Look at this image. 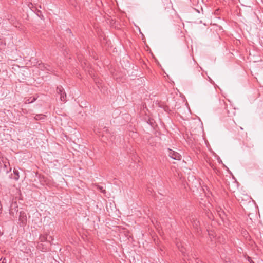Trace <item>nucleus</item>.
<instances>
[{"instance_id": "nucleus-13", "label": "nucleus", "mask_w": 263, "mask_h": 263, "mask_svg": "<svg viewBox=\"0 0 263 263\" xmlns=\"http://www.w3.org/2000/svg\"><path fill=\"white\" fill-rule=\"evenodd\" d=\"M109 139L110 141H112L114 139V138H113V136H111L109 138Z\"/></svg>"}, {"instance_id": "nucleus-6", "label": "nucleus", "mask_w": 263, "mask_h": 263, "mask_svg": "<svg viewBox=\"0 0 263 263\" xmlns=\"http://www.w3.org/2000/svg\"><path fill=\"white\" fill-rule=\"evenodd\" d=\"M45 118V116L43 115L42 114L36 115L34 117V119L36 120H42V119H44Z\"/></svg>"}, {"instance_id": "nucleus-9", "label": "nucleus", "mask_w": 263, "mask_h": 263, "mask_svg": "<svg viewBox=\"0 0 263 263\" xmlns=\"http://www.w3.org/2000/svg\"><path fill=\"white\" fill-rule=\"evenodd\" d=\"M13 172L15 175L14 179L15 180H17L19 179V172L16 170H14Z\"/></svg>"}, {"instance_id": "nucleus-15", "label": "nucleus", "mask_w": 263, "mask_h": 263, "mask_svg": "<svg viewBox=\"0 0 263 263\" xmlns=\"http://www.w3.org/2000/svg\"><path fill=\"white\" fill-rule=\"evenodd\" d=\"M99 189H100L101 191H102V190H103V187H99Z\"/></svg>"}, {"instance_id": "nucleus-11", "label": "nucleus", "mask_w": 263, "mask_h": 263, "mask_svg": "<svg viewBox=\"0 0 263 263\" xmlns=\"http://www.w3.org/2000/svg\"><path fill=\"white\" fill-rule=\"evenodd\" d=\"M0 263H6V259L5 258H1L0 259Z\"/></svg>"}, {"instance_id": "nucleus-14", "label": "nucleus", "mask_w": 263, "mask_h": 263, "mask_svg": "<svg viewBox=\"0 0 263 263\" xmlns=\"http://www.w3.org/2000/svg\"><path fill=\"white\" fill-rule=\"evenodd\" d=\"M180 251L181 252H182V253H184V251H183V248H182L181 249H180Z\"/></svg>"}, {"instance_id": "nucleus-8", "label": "nucleus", "mask_w": 263, "mask_h": 263, "mask_svg": "<svg viewBox=\"0 0 263 263\" xmlns=\"http://www.w3.org/2000/svg\"><path fill=\"white\" fill-rule=\"evenodd\" d=\"M40 239L41 242L46 241V240H47L46 233L45 235L40 236Z\"/></svg>"}, {"instance_id": "nucleus-3", "label": "nucleus", "mask_w": 263, "mask_h": 263, "mask_svg": "<svg viewBox=\"0 0 263 263\" xmlns=\"http://www.w3.org/2000/svg\"><path fill=\"white\" fill-rule=\"evenodd\" d=\"M168 155L172 159L176 160H180L181 158V156L177 152L174 151L170 148L167 149Z\"/></svg>"}, {"instance_id": "nucleus-10", "label": "nucleus", "mask_w": 263, "mask_h": 263, "mask_svg": "<svg viewBox=\"0 0 263 263\" xmlns=\"http://www.w3.org/2000/svg\"><path fill=\"white\" fill-rule=\"evenodd\" d=\"M2 161L4 163V167L6 168L7 167V164L9 163L7 160L6 159L5 160H3Z\"/></svg>"}, {"instance_id": "nucleus-12", "label": "nucleus", "mask_w": 263, "mask_h": 263, "mask_svg": "<svg viewBox=\"0 0 263 263\" xmlns=\"http://www.w3.org/2000/svg\"><path fill=\"white\" fill-rule=\"evenodd\" d=\"M218 213H219V215L220 217L222 216V214H223V211L221 210V209H220L219 211H218Z\"/></svg>"}, {"instance_id": "nucleus-1", "label": "nucleus", "mask_w": 263, "mask_h": 263, "mask_svg": "<svg viewBox=\"0 0 263 263\" xmlns=\"http://www.w3.org/2000/svg\"><path fill=\"white\" fill-rule=\"evenodd\" d=\"M56 92L60 95V99L61 101L65 102L67 101L66 93L62 86H58L56 89Z\"/></svg>"}, {"instance_id": "nucleus-2", "label": "nucleus", "mask_w": 263, "mask_h": 263, "mask_svg": "<svg viewBox=\"0 0 263 263\" xmlns=\"http://www.w3.org/2000/svg\"><path fill=\"white\" fill-rule=\"evenodd\" d=\"M19 224L21 227H24L27 222L26 214L24 211H21L19 215Z\"/></svg>"}, {"instance_id": "nucleus-4", "label": "nucleus", "mask_w": 263, "mask_h": 263, "mask_svg": "<svg viewBox=\"0 0 263 263\" xmlns=\"http://www.w3.org/2000/svg\"><path fill=\"white\" fill-rule=\"evenodd\" d=\"M190 221L192 224L193 227L198 232L200 229V222L195 217H192Z\"/></svg>"}, {"instance_id": "nucleus-7", "label": "nucleus", "mask_w": 263, "mask_h": 263, "mask_svg": "<svg viewBox=\"0 0 263 263\" xmlns=\"http://www.w3.org/2000/svg\"><path fill=\"white\" fill-rule=\"evenodd\" d=\"M47 237V242H49L51 243V241L53 240V238L52 236L50 235L49 234L46 233Z\"/></svg>"}, {"instance_id": "nucleus-5", "label": "nucleus", "mask_w": 263, "mask_h": 263, "mask_svg": "<svg viewBox=\"0 0 263 263\" xmlns=\"http://www.w3.org/2000/svg\"><path fill=\"white\" fill-rule=\"evenodd\" d=\"M36 99H37V98L35 97H30V98L27 99L25 101V103L29 104V103H32L33 102H34L36 100Z\"/></svg>"}]
</instances>
